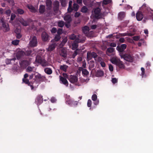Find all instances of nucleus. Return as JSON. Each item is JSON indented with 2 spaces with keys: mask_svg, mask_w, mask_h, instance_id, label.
Instances as JSON below:
<instances>
[{
  "mask_svg": "<svg viewBox=\"0 0 153 153\" xmlns=\"http://www.w3.org/2000/svg\"><path fill=\"white\" fill-rule=\"evenodd\" d=\"M121 59H123L126 61L132 62L134 60V57L130 54V53H125L120 55Z\"/></svg>",
  "mask_w": 153,
  "mask_h": 153,
  "instance_id": "f257e3e1",
  "label": "nucleus"
},
{
  "mask_svg": "<svg viewBox=\"0 0 153 153\" xmlns=\"http://www.w3.org/2000/svg\"><path fill=\"white\" fill-rule=\"evenodd\" d=\"M111 63L115 64L120 68H124L125 66L122 61L120 59L116 58H113L111 60Z\"/></svg>",
  "mask_w": 153,
  "mask_h": 153,
  "instance_id": "f03ea898",
  "label": "nucleus"
},
{
  "mask_svg": "<svg viewBox=\"0 0 153 153\" xmlns=\"http://www.w3.org/2000/svg\"><path fill=\"white\" fill-rule=\"evenodd\" d=\"M45 3L48 12L46 15L47 16H49L52 14L51 10L52 8V2L51 0H46Z\"/></svg>",
  "mask_w": 153,
  "mask_h": 153,
  "instance_id": "7ed1b4c3",
  "label": "nucleus"
},
{
  "mask_svg": "<svg viewBox=\"0 0 153 153\" xmlns=\"http://www.w3.org/2000/svg\"><path fill=\"white\" fill-rule=\"evenodd\" d=\"M35 62L36 63H40L43 66H46L48 64V63L46 60L39 55L36 56Z\"/></svg>",
  "mask_w": 153,
  "mask_h": 153,
  "instance_id": "20e7f679",
  "label": "nucleus"
},
{
  "mask_svg": "<svg viewBox=\"0 0 153 153\" xmlns=\"http://www.w3.org/2000/svg\"><path fill=\"white\" fill-rule=\"evenodd\" d=\"M2 24V29L4 32H7L10 30V28L8 24L5 22L3 19L1 20Z\"/></svg>",
  "mask_w": 153,
  "mask_h": 153,
  "instance_id": "39448f33",
  "label": "nucleus"
},
{
  "mask_svg": "<svg viewBox=\"0 0 153 153\" xmlns=\"http://www.w3.org/2000/svg\"><path fill=\"white\" fill-rule=\"evenodd\" d=\"M101 9L99 7H96L94 10V17L97 19L102 18V15L100 13Z\"/></svg>",
  "mask_w": 153,
  "mask_h": 153,
  "instance_id": "423d86ee",
  "label": "nucleus"
},
{
  "mask_svg": "<svg viewBox=\"0 0 153 153\" xmlns=\"http://www.w3.org/2000/svg\"><path fill=\"white\" fill-rule=\"evenodd\" d=\"M126 47L127 45L125 44H122L120 46L118 45L117 46L116 49L119 52L120 55L125 53L123 51Z\"/></svg>",
  "mask_w": 153,
  "mask_h": 153,
  "instance_id": "0eeeda50",
  "label": "nucleus"
},
{
  "mask_svg": "<svg viewBox=\"0 0 153 153\" xmlns=\"http://www.w3.org/2000/svg\"><path fill=\"white\" fill-rule=\"evenodd\" d=\"M37 42L36 37V36H33L31 40L29 42V45L31 47H34L37 46Z\"/></svg>",
  "mask_w": 153,
  "mask_h": 153,
  "instance_id": "6e6552de",
  "label": "nucleus"
},
{
  "mask_svg": "<svg viewBox=\"0 0 153 153\" xmlns=\"http://www.w3.org/2000/svg\"><path fill=\"white\" fill-rule=\"evenodd\" d=\"M67 78L70 82L72 83L76 82L78 80L77 77L75 75H71L69 77Z\"/></svg>",
  "mask_w": 153,
  "mask_h": 153,
  "instance_id": "1a4fd4ad",
  "label": "nucleus"
},
{
  "mask_svg": "<svg viewBox=\"0 0 153 153\" xmlns=\"http://www.w3.org/2000/svg\"><path fill=\"white\" fill-rule=\"evenodd\" d=\"M59 2L57 1H55L53 3V10L55 12H57L59 9Z\"/></svg>",
  "mask_w": 153,
  "mask_h": 153,
  "instance_id": "9d476101",
  "label": "nucleus"
},
{
  "mask_svg": "<svg viewBox=\"0 0 153 153\" xmlns=\"http://www.w3.org/2000/svg\"><path fill=\"white\" fill-rule=\"evenodd\" d=\"M42 40L43 41L46 42L49 40V36L47 33L43 32L41 35Z\"/></svg>",
  "mask_w": 153,
  "mask_h": 153,
  "instance_id": "9b49d317",
  "label": "nucleus"
},
{
  "mask_svg": "<svg viewBox=\"0 0 153 153\" xmlns=\"http://www.w3.org/2000/svg\"><path fill=\"white\" fill-rule=\"evenodd\" d=\"M43 102V98L42 96L41 95H38L36 97L35 102L38 105H40Z\"/></svg>",
  "mask_w": 153,
  "mask_h": 153,
  "instance_id": "f8f14e48",
  "label": "nucleus"
},
{
  "mask_svg": "<svg viewBox=\"0 0 153 153\" xmlns=\"http://www.w3.org/2000/svg\"><path fill=\"white\" fill-rule=\"evenodd\" d=\"M144 16L143 14L140 11H138L136 14V18L138 21H141Z\"/></svg>",
  "mask_w": 153,
  "mask_h": 153,
  "instance_id": "ddd939ff",
  "label": "nucleus"
},
{
  "mask_svg": "<svg viewBox=\"0 0 153 153\" xmlns=\"http://www.w3.org/2000/svg\"><path fill=\"white\" fill-rule=\"evenodd\" d=\"M60 83L67 86L68 85V82L66 79L61 76H59Z\"/></svg>",
  "mask_w": 153,
  "mask_h": 153,
  "instance_id": "4468645a",
  "label": "nucleus"
},
{
  "mask_svg": "<svg viewBox=\"0 0 153 153\" xmlns=\"http://www.w3.org/2000/svg\"><path fill=\"white\" fill-rule=\"evenodd\" d=\"M64 20L68 23H70L72 21V19L70 15L67 14L64 17Z\"/></svg>",
  "mask_w": 153,
  "mask_h": 153,
  "instance_id": "2eb2a0df",
  "label": "nucleus"
},
{
  "mask_svg": "<svg viewBox=\"0 0 153 153\" xmlns=\"http://www.w3.org/2000/svg\"><path fill=\"white\" fill-rule=\"evenodd\" d=\"M60 55L64 58L67 57V52L66 49L64 48H62L59 52Z\"/></svg>",
  "mask_w": 153,
  "mask_h": 153,
  "instance_id": "dca6fc26",
  "label": "nucleus"
},
{
  "mask_svg": "<svg viewBox=\"0 0 153 153\" xmlns=\"http://www.w3.org/2000/svg\"><path fill=\"white\" fill-rule=\"evenodd\" d=\"M25 54V53L23 51H20L17 52L16 54V58L18 59H19L22 58Z\"/></svg>",
  "mask_w": 153,
  "mask_h": 153,
  "instance_id": "f3484780",
  "label": "nucleus"
},
{
  "mask_svg": "<svg viewBox=\"0 0 153 153\" xmlns=\"http://www.w3.org/2000/svg\"><path fill=\"white\" fill-rule=\"evenodd\" d=\"M78 39H76L74 42L72 44V49L75 50L78 47Z\"/></svg>",
  "mask_w": 153,
  "mask_h": 153,
  "instance_id": "a211bd4d",
  "label": "nucleus"
},
{
  "mask_svg": "<svg viewBox=\"0 0 153 153\" xmlns=\"http://www.w3.org/2000/svg\"><path fill=\"white\" fill-rule=\"evenodd\" d=\"M37 79H38L39 81L41 82L45 81L46 79V78L45 76H42L41 74H39L36 76Z\"/></svg>",
  "mask_w": 153,
  "mask_h": 153,
  "instance_id": "6ab92c4d",
  "label": "nucleus"
},
{
  "mask_svg": "<svg viewBox=\"0 0 153 153\" xmlns=\"http://www.w3.org/2000/svg\"><path fill=\"white\" fill-rule=\"evenodd\" d=\"M125 16V13L124 12H121L118 14V19L120 20H122Z\"/></svg>",
  "mask_w": 153,
  "mask_h": 153,
  "instance_id": "aec40b11",
  "label": "nucleus"
},
{
  "mask_svg": "<svg viewBox=\"0 0 153 153\" xmlns=\"http://www.w3.org/2000/svg\"><path fill=\"white\" fill-rule=\"evenodd\" d=\"M27 7L31 12L33 13H35L36 12L35 8L32 5L28 4Z\"/></svg>",
  "mask_w": 153,
  "mask_h": 153,
  "instance_id": "412c9836",
  "label": "nucleus"
},
{
  "mask_svg": "<svg viewBox=\"0 0 153 153\" xmlns=\"http://www.w3.org/2000/svg\"><path fill=\"white\" fill-rule=\"evenodd\" d=\"M21 64L22 66L26 67L28 66L30 64V63L28 61L24 60L22 61Z\"/></svg>",
  "mask_w": 153,
  "mask_h": 153,
  "instance_id": "4be33fe9",
  "label": "nucleus"
},
{
  "mask_svg": "<svg viewBox=\"0 0 153 153\" xmlns=\"http://www.w3.org/2000/svg\"><path fill=\"white\" fill-rule=\"evenodd\" d=\"M20 23L24 26H26L29 25V22L26 21L25 20L23 19H20L19 20Z\"/></svg>",
  "mask_w": 153,
  "mask_h": 153,
  "instance_id": "5701e85b",
  "label": "nucleus"
},
{
  "mask_svg": "<svg viewBox=\"0 0 153 153\" xmlns=\"http://www.w3.org/2000/svg\"><path fill=\"white\" fill-rule=\"evenodd\" d=\"M45 11V6L44 5H40L39 6V12L40 14L43 13Z\"/></svg>",
  "mask_w": 153,
  "mask_h": 153,
  "instance_id": "b1692460",
  "label": "nucleus"
},
{
  "mask_svg": "<svg viewBox=\"0 0 153 153\" xmlns=\"http://www.w3.org/2000/svg\"><path fill=\"white\" fill-rule=\"evenodd\" d=\"M56 46V44L55 43H53L49 45L48 49V51H51L53 50Z\"/></svg>",
  "mask_w": 153,
  "mask_h": 153,
  "instance_id": "393cba45",
  "label": "nucleus"
},
{
  "mask_svg": "<svg viewBox=\"0 0 153 153\" xmlns=\"http://www.w3.org/2000/svg\"><path fill=\"white\" fill-rule=\"evenodd\" d=\"M72 1H70L69 2L68 7V11L69 13L73 11V9L72 7Z\"/></svg>",
  "mask_w": 153,
  "mask_h": 153,
  "instance_id": "a878e982",
  "label": "nucleus"
},
{
  "mask_svg": "<svg viewBox=\"0 0 153 153\" xmlns=\"http://www.w3.org/2000/svg\"><path fill=\"white\" fill-rule=\"evenodd\" d=\"M104 75V72L101 70L97 71L96 74V76L97 77L103 76Z\"/></svg>",
  "mask_w": 153,
  "mask_h": 153,
  "instance_id": "bb28decb",
  "label": "nucleus"
},
{
  "mask_svg": "<svg viewBox=\"0 0 153 153\" xmlns=\"http://www.w3.org/2000/svg\"><path fill=\"white\" fill-rule=\"evenodd\" d=\"M83 32L85 34L88 33L89 31V28L87 26H84L82 29Z\"/></svg>",
  "mask_w": 153,
  "mask_h": 153,
  "instance_id": "cd10ccee",
  "label": "nucleus"
},
{
  "mask_svg": "<svg viewBox=\"0 0 153 153\" xmlns=\"http://www.w3.org/2000/svg\"><path fill=\"white\" fill-rule=\"evenodd\" d=\"M45 72L48 75L51 74L52 73V70L50 68H47L44 69Z\"/></svg>",
  "mask_w": 153,
  "mask_h": 153,
  "instance_id": "c85d7f7f",
  "label": "nucleus"
},
{
  "mask_svg": "<svg viewBox=\"0 0 153 153\" xmlns=\"http://www.w3.org/2000/svg\"><path fill=\"white\" fill-rule=\"evenodd\" d=\"M68 67V66L66 65H61L60 67V69L61 70L66 72L67 69Z\"/></svg>",
  "mask_w": 153,
  "mask_h": 153,
  "instance_id": "c756f323",
  "label": "nucleus"
},
{
  "mask_svg": "<svg viewBox=\"0 0 153 153\" xmlns=\"http://www.w3.org/2000/svg\"><path fill=\"white\" fill-rule=\"evenodd\" d=\"M81 68L82 69V73L83 76H87L88 75L89 73L86 69H83L82 68Z\"/></svg>",
  "mask_w": 153,
  "mask_h": 153,
  "instance_id": "7c9ffc66",
  "label": "nucleus"
},
{
  "mask_svg": "<svg viewBox=\"0 0 153 153\" xmlns=\"http://www.w3.org/2000/svg\"><path fill=\"white\" fill-rule=\"evenodd\" d=\"M16 12L18 14L22 15L25 13V11L23 9L18 8L16 10Z\"/></svg>",
  "mask_w": 153,
  "mask_h": 153,
  "instance_id": "2f4dec72",
  "label": "nucleus"
},
{
  "mask_svg": "<svg viewBox=\"0 0 153 153\" xmlns=\"http://www.w3.org/2000/svg\"><path fill=\"white\" fill-rule=\"evenodd\" d=\"M58 26L60 27H62L65 25V23L62 21H59L57 23Z\"/></svg>",
  "mask_w": 153,
  "mask_h": 153,
  "instance_id": "473e14b6",
  "label": "nucleus"
},
{
  "mask_svg": "<svg viewBox=\"0 0 153 153\" xmlns=\"http://www.w3.org/2000/svg\"><path fill=\"white\" fill-rule=\"evenodd\" d=\"M79 5L76 3H74L73 4V6L72 7L73 9V10H74L75 11H77L79 9Z\"/></svg>",
  "mask_w": 153,
  "mask_h": 153,
  "instance_id": "72a5a7b5",
  "label": "nucleus"
},
{
  "mask_svg": "<svg viewBox=\"0 0 153 153\" xmlns=\"http://www.w3.org/2000/svg\"><path fill=\"white\" fill-rule=\"evenodd\" d=\"M89 68H93L94 66V62L93 60H91L89 62Z\"/></svg>",
  "mask_w": 153,
  "mask_h": 153,
  "instance_id": "f704fd0d",
  "label": "nucleus"
},
{
  "mask_svg": "<svg viewBox=\"0 0 153 153\" xmlns=\"http://www.w3.org/2000/svg\"><path fill=\"white\" fill-rule=\"evenodd\" d=\"M88 10V8L85 6H84L81 9V12L83 13H86Z\"/></svg>",
  "mask_w": 153,
  "mask_h": 153,
  "instance_id": "c9c22d12",
  "label": "nucleus"
},
{
  "mask_svg": "<svg viewBox=\"0 0 153 153\" xmlns=\"http://www.w3.org/2000/svg\"><path fill=\"white\" fill-rule=\"evenodd\" d=\"M87 59L88 60H91L92 58V56L91 55V52H88L87 53Z\"/></svg>",
  "mask_w": 153,
  "mask_h": 153,
  "instance_id": "e433bc0d",
  "label": "nucleus"
},
{
  "mask_svg": "<svg viewBox=\"0 0 153 153\" xmlns=\"http://www.w3.org/2000/svg\"><path fill=\"white\" fill-rule=\"evenodd\" d=\"M22 81L23 82L28 85H30V82L29 80L28 79L23 78L22 79Z\"/></svg>",
  "mask_w": 153,
  "mask_h": 153,
  "instance_id": "4c0bfd02",
  "label": "nucleus"
},
{
  "mask_svg": "<svg viewBox=\"0 0 153 153\" xmlns=\"http://www.w3.org/2000/svg\"><path fill=\"white\" fill-rule=\"evenodd\" d=\"M114 49L113 48L110 47L108 48L107 50V51L108 53H111L114 52Z\"/></svg>",
  "mask_w": 153,
  "mask_h": 153,
  "instance_id": "58836bf2",
  "label": "nucleus"
},
{
  "mask_svg": "<svg viewBox=\"0 0 153 153\" xmlns=\"http://www.w3.org/2000/svg\"><path fill=\"white\" fill-rule=\"evenodd\" d=\"M11 12V10L10 9H8L4 13L7 15V16H9L10 15Z\"/></svg>",
  "mask_w": 153,
  "mask_h": 153,
  "instance_id": "ea45409f",
  "label": "nucleus"
},
{
  "mask_svg": "<svg viewBox=\"0 0 153 153\" xmlns=\"http://www.w3.org/2000/svg\"><path fill=\"white\" fill-rule=\"evenodd\" d=\"M19 42V40L16 39L13 41L12 42V43L14 45H17L18 44Z\"/></svg>",
  "mask_w": 153,
  "mask_h": 153,
  "instance_id": "a19ab883",
  "label": "nucleus"
},
{
  "mask_svg": "<svg viewBox=\"0 0 153 153\" xmlns=\"http://www.w3.org/2000/svg\"><path fill=\"white\" fill-rule=\"evenodd\" d=\"M5 1H7L12 6L14 5V3L13 0H4Z\"/></svg>",
  "mask_w": 153,
  "mask_h": 153,
  "instance_id": "79ce46f5",
  "label": "nucleus"
},
{
  "mask_svg": "<svg viewBox=\"0 0 153 153\" xmlns=\"http://www.w3.org/2000/svg\"><path fill=\"white\" fill-rule=\"evenodd\" d=\"M111 1V0H103V4L105 5H106L110 3Z\"/></svg>",
  "mask_w": 153,
  "mask_h": 153,
  "instance_id": "37998d69",
  "label": "nucleus"
},
{
  "mask_svg": "<svg viewBox=\"0 0 153 153\" xmlns=\"http://www.w3.org/2000/svg\"><path fill=\"white\" fill-rule=\"evenodd\" d=\"M60 38L61 37L60 35L57 34L55 36L54 39L57 42L59 41Z\"/></svg>",
  "mask_w": 153,
  "mask_h": 153,
  "instance_id": "c03bdc74",
  "label": "nucleus"
},
{
  "mask_svg": "<svg viewBox=\"0 0 153 153\" xmlns=\"http://www.w3.org/2000/svg\"><path fill=\"white\" fill-rule=\"evenodd\" d=\"M32 51L31 50H29L26 51L25 55L27 56H30L31 54Z\"/></svg>",
  "mask_w": 153,
  "mask_h": 153,
  "instance_id": "a18cd8bd",
  "label": "nucleus"
},
{
  "mask_svg": "<svg viewBox=\"0 0 153 153\" xmlns=\"http://www.w3.org/2000/svg\"><path fill=\"white\" fill-rule=\"evenodd\" d=\"M33 68H32L30 66H28L27 67L26 69V71L27 72H30L32 71Z\"/></svg>",
  "mask_w": 153,
  "mask_h": 153,
  "instance_id": "49530a36",
  "label": "nucleus"
},
{
  "mask_svg": "<svg viewBox=\"0 0 153 153\" xmlns=\"http://www.w3.org/2000/svg\"><path fill=\"white\" fill-rule=\"evenodd\" d=\"M91 53L92 58L95 59L97 57V53L95 52H91Z\"/></svg>",
  "mask_w": 153,
  "mask_h": 153,
  "instance_id": "de8ad7c7",
  "label": "nucleus"
},
{
  "mask_svg": "<svg viewBox=\"0 0 153 153\" xmlns=\"http://www.w3.org/2000/svg\"><path fill=\"white\" fill-rule=\"evenodd\" d=\"M92 99L94 101H95L97 100V95L94 94H93L92 96Z\"/></svg>",
  "mask_w": 153,
  "mask_h": 153,
  "instance_id": "09e8293b",
  "label": "nucleus"
},
{
  "mask_svg": "<svg viewBox=\"0 0 153 153\" xmlns=\"http://www.w3.org/2000/svg\"><path fill=\"white\" fill-rule=\"evenodd\" d=\"M69 38L70 39L72 40H75L76 38V36L74 34H72L70 36Z\"/></svg>",
  "mask_w": 153,
  "mask_h": 153,
  "instance_id": "8fccbe9b",
  "label": "nucleus"
},
{
  "mask_svg": "<svg viewBox=\"0 0 153 153\" xmlns=\"http://www.w3.org/2000/svg\"><path fill=\"white\" fill-rule=\"evenodd\" d=\"M62 29L59 28L58 29L57 31V33L58 35H60L62 33Z\"/></svg>",
  "mask_w": 153,
  "mask_h": 153,
  "instance_id": "3c124183",
  "label": "nucleus"
},
{
  "mask_svg": "<svg viewBox=\"0 0 153 153\" xmlns=\"http://www.w3.org/2000/svg\"><path fill=\"white\" fill-rule=\"evenodd\" d=\"M77 49H76V51H74V53L72 55V57L73 59L74 58L75 56L78 54V53L77 51Z\"/></svg>",
  "mask_w": 153,
  "mask_h": 153,
  "instance_id": "603ef678",
  "label": "nucleus"
},
{
  "mask_svg": "<svg viewBox=\"0 0 153 153\" xmlns=\"http://www.w3.org/2000/svg\"><path fill=\"white\" fill-rule=\"evenodd\" d=\"M57 30L56 28L55 27H53L51 30V32L52 33H56L57 32Z\"/></svg>",
  "mask_w": 153,
  "mask_h": 153,
  "instance_id": "864d4df0",
  "label": "nucleus"
},
{
  "mask_svg": "<svg viewBox=\"0 0 153 153\" xmlns=\"http://www.w3.org/2000/svg\"><path fill=\"white\" fill-rule=\"evenodd\" d=\"M16 17V15L13 13H12L11 15L10 20L13 21L14 20Z\"/></svg>",
  "mask_w": 153,
  "mask_h": 153,
  "instance_id": "5fc2aeb1",
  "label": "nucleus"
},
{
  "mask_svg": "<svg viewBox=\"0 0 153 153\" xmlns=\"http://www.w3.org/2000/svg\"><path fill=\"white\" fill-rule=\"evenodd\" d=\"M5 63L7 65L10 64L11 63V60H10V59H6L5 60Z\"/></svg>",
  "mask_w": 153,
  "mask_h": 153,
  "instance_id": "6e6d98bb",
  "label": "nucleus"
},
{
  "mask_svg": "<svg viewBox=\"0 0 153 153\" xmlns=\"http://www.w3.org/2000/svg\"><path fill=\"white\" fill-rule=\"evenodd\" d=\"M92 104V102L90 99L88 100L87 102V106L88 107H90L91 106Z\"/></svg>",
  "mask_w": 153,
  "mask_h": 153,
  "instance_id": "4d7b16f0",
  "label": "nucleus"
},
{
  "mask_svg": "<svg viewBox=\"0 0 153 153\" xmlns=\"http://www.w3.org/2000/svg\"><path fill=\"white\" fill-rule=\"evenodd\" d=\"M141 70L142 71L141 75L142 77H143L145 74V69L143 68L142 67L141 68Z\"/></svg>",
  "mask_w": 153,
  "mask_h": 153,
  "instance_id": "13d9d810",
  "label": "nucleus"
},
{
  "mask_svg": "<svg viewBox=\"0 0 153 153\" xmlns=\"http://www.w3.org/2000/svg\"><path fill=\"white\" fill-rule=\"evenodd\" d=\"M112 82L113 84H115L117 82V80L116 78H112Z\"/></svg>",
  "mask_w": 153,
  "mask_h": 153,
  "instance_id": "bf43d9fd",
  "label": "nucleus"
},
{
  "mask_svg": "<svg viewBox=\"0 0 153 153\" xmlns=\"http://www.w3.org/2000/svg\"><path fill=\"white\" fill-rule=\"evenodd\" d=\"M76 39H78V42L79 43H84L85 41V40L84 39H80L78 38H76Z\"/></svg>",
  "mask_w": 153,
  "mask_h": 153,
  "instance_id": "052dcab7",
  "label": "nucleus"
},
{
  "mask_svg": "<svg viewBox=\"0 0 153 153\" xmlns=\"http://www.w3.org/2000/svg\"><path fill=\"white\" fill-rule=\"evenodd\" d=\"M109 69L110 71H113V67L112 65L110 64L109 65Z\"/></svg>",
  "mask_w": 153,
  "mask_h": 153,
  "instance_id": "680f3d73",
  "label": "nucleus"
},
{
  "mask_svg": "<svg viewBox=\"0 0 153 153\" xmlns=\"http://www.w3.org/2000/svg\"><path fill=\"white\" fill-rule=\"evenodd\" d=\"M21 29L16 28L15 30V32L16 34L20 33L21 32Z\"/></svg>",
  "mask_w": 153,
  "mask_h": 153,
  "instance_id": "e2e57ef3",
  "label": "nucleus"
},
{
  "mask_svg": "<svg viewBox=\"0 0 153 153\" xmlns=\"http://www.w3.org/2000/svg\"><path fill=\"white\" fill-rule=\"evenodd\" d=\"M140 39V37L138 36H134L133 37V39L135 41H138Z\"/></svg>",
  "mask_w": 153,
  "mask_h": 153,
  "instance_id": "0e129e2a",
  "label": "nucleus"
},
{
  "mask_svg": "<svg viewBox=\"0 0 153 153\" xmlns=\"http://www.w3.org/2000/svg\"><path fill=\"white\" fill-rule=\"evenodd\" d=\"M80 15V13L79 12H76L74 14V16L75 17H78Z\"/></svg>",
  "mask_w": 153,
  "mask_h": 153,
  "instance_id": "69168bd1",
  "label": "nucleus"
},
{
  "mask_svg": "<svg viewBox=\"0 0 153 153\" xmlns=\"http://www.w3.org/2000/svg\"><path fill=\"white\" fill-rule=\"evenodd\" d=\"M119 41L121 43H124L125 41V40L122 37L119 39Z\"/></svg>",
  "mask_w": 153,
  "mask_h": 153,
  "instance_id": "338daca9",
  "label": "nucleus"
},
{
  "mask_svg": "<svg viewBox=\"0 0 153 153\" xmlns=\"http://www.w3.org/2000/svg\"><path fill=\"white\" fill-rule=\"evenodd\" d=\"M116 44L114 42L111 43L110 44V46L112 47H116Z\"/></svg>",
  "mask_w": 153,
  "mask_h": 153,
  "instance_id": "774afa93",
  "label": "nucleus"
}]
</instances>
